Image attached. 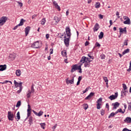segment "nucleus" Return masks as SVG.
Segmentation results:
<instances>
[{
	"label": "nucleus",
	"instance_id": "1",
	"mask_svg": "<svg viewBox=\"0 0 131 131\" xmlns=\"http://www.w3.org/2000/svg\"><path fill=\"white\" fill-rule=\"evenodd\" d=\"M7 20H8L7 16H2L0 19V25L3 26L7 22Z\"/></svg>",
	"mask_w": 131,
	"mask_h": 131
},
{
	"label": "nucleus",
	"instance_id": "2",
	"mask_svg": "<svg viewBox=\"0 0 131 131\" xmlns=\"http://www.w3.org/2000/svg\"><path fill=\"white\" fill-rule=\"evenodd\" d=\"M60 21V18L58 16H55L52 23V25H57Z\"/></svg>",
	"mask_w": 131,
	"mask_h": 131
},
{
	"label": "nucleus",
	"instance_id": "3",
	"mask_svg": "<svg viewBox=\"0 0 131 131\" xmlns=\"http://www.w3.org/2000/svg\"><path fill=\"white\" fill-rule=\"evenodd\" d=\"M31 48H33L34 49H39V42L38 41H37L34 42V43L31 45Z\"/></svg>",
	"mask_w": 131,
	"mask_h": 131
},
{
	"label": "nucleus",
	"instance_id": "4",
	"mask_svg": "<svg viewBox=\"0 0 131 131\" xmlns=\"http://www.w3.org/2000/svg\"><path fill=\"white\" fill-rule=\"evenodd\" d=\"M8 118L9 120H11V121L14 120V114L12 113V112L9 111L8 112Z\"/></svg>",
	"mask_w": 131,
	"mask_h": 131
},
{
	"label": "nucleus",
	"instance_id": "5",
	"mask_svg": "<svg viewBox=\"0 0 131 131\" xmlns=\"http://www.w3.org/2000/svg\"><path fill=\"white\" fill-rule=\"evenodd\" d=\"M31 115V108L30 105H28V110H27V117L26 118V120L28 119V117Z\"/></svg>",
	"mask_w": 131,
	"mask_h": 131
},
{
	"label": "nucleus",
	"instance_id": "6",
	"mask_svg": "<svg viewBox=\"0 0 131 131\" xmlns=\"http://www.w3.org/2000/svg\"><path fill=\"white\" fill-rule=\"evenodd\" d=\"M64 42L65 46H66L67 47H69V41H70V37L66 38V36H64Z\"/></svg>",
	"mask_w": 131,
	"mask_h": 131
},
{
	"label": "nucleus",
	"instance_id": "7",
	"mask_svg": "<svg viewBox=\"0 0 131 131\" xmlns=\"http://www.w3.org/2000/svg\"><path fill=\"white\" fill-rule=\"evenodd\" d=\"M102 98H100L99 99H98L97 101V104H96V106H97V109H101V104L100 103L102 102Z\"/></svg>",
	"mask_w": 131,
	"mask_h": 131
},
{
	"label": "nucleus",
	"instance_id": "8",
	"mask_svg": "<svg viewBox=\"0 0 131 131\" xmlns=\"http://www.w3.org/2000/svg\"><path fill=\"white\" fill-rule=\"evenodd\" d=\"M66 82L67 84H69L70 83L73 84V83H74V77H72L71 80H69V78L66 79Z\"/></svg>",
	"mask_w": 131,
	"mask_h": 131
},
{
	"label": "nucleus",
	"instance_id": "9",
	"mask_svg": "<svg viewBox=\"0 0 131 131\" xmlns=\"http://www.w3.org/2000/svg\"><path fill=\"white\" fill-rule=\"evenodd\" d=\"M71 30L69 27H67L66 28V32L67 36L68 37H71Z\"/></svg>",
	"mask_w": 131,
	"mask_h": 131
},
{
	"label": "nucleus",
	"instance_id": "10",
	"mask_svg": "<svg viewBox=\"0 0 131 131\" xmlns=\"http://www.w3.org/2000/svg\"><path fill=\"white\" fill-rule=\"evenodd\" d=\"M14 85L15 86V88H23V86H22L23 83L22 82H19L18 83L17 81H16L15 80H14Z\"/></svg>",
	"mask_w": 131,
	"mask_h": 131
},
{
	"label": "nucleus",
	"instance_id": "11",
	"mask_svg": "<svg viewBox=\"0 0 131 131\" xmlns=\"http://www.w3.org/2000/svg\"><path fill=\"white\" fill-rule=\"evenodd\" d=\"M95 95V93L91 92L90 94L85 98V100H91V98L94 97Z\"/></svg>",
	"mask_w": 131,
	"mask_h": 131
},
{
	"label": "nucleus",
	"instance_id": "12",
	"mask_svg": "<svg viewBox=\"0 0 131 131\" xmlns=\"http://www.w3.org/2000/svg\"><path fill=\"white\" fill-rule=\"evenodd\" d=\"M119 32L120 33H125V34H126V27H125L124 28H119Z\"/></svg>",
	"mask_w": 131,
	"mask_h": 131
},
{
	"label": "nucleus",
	"instance_id": "13",
	"mask_svg": "<svg viewBox=\"0 0 131 131\" xmlns=\"http://www.w3.org/2000/svg\"><path fill=\"white\" fill-rule=\"evenodd\" d=\"M77 64H74L73 67H72V69L71 70V73H73L74 71H76V70H77Z\"/></svg>",
	"mask_w": 131,
	"mask_h": 131
},
{
	"label": "nucleus",
	"instance_id": "14",
	"mask_svg": "<svg viewBox=\"0 0 131 131\" xmlns=\"http://www.w3.org/2000/svg\"><path fill=\"white\" fill-rule=\"evenodd\" d=\"M117 95H116V93H115V95H111L108 98L111 100H115V99H116V98H117Z\"/></svg>",
	"mask_w": 131,
	"mask_h": 131
},
{
	"label": "nucleus",
	"instance_id": "15",
	"mask_svg": "<svg viewBox=\"0 0 131 131\" xmlns=\"http://www.w3.org/2000/svg\"><path fill=\"white\" fill-rule=\"evenodd\" d=\"M29 31H30V27H27L25 28L26 36H27V35H28V34L29 33Z\"/></svg>",
	"mask_w": 131,
	"mask_h": 131
},
{
	"label": "nucleus",
	"instance_id": "16",
	"mask_svg": "<svg viewBox=\"0 0 131 131\" xmlns=\"http://www.w3.org/2000/svg\"><path fill=\"white\" fill-rule=\"evenodd\" d=\"M84 67H90L91 66V61H86L84 62Z\"/></svg>",
	"mask_w": 131,
	"mask_h": 131
},
{
	"label": "nucleus",
	"instance_id": "17",
	"mask_svg": "<svg viewBox=\"0 0 131 131\" xmlns=\"http://www.w3.org/2000/svg\"><path fill=\"white\" fill-rule=\"evenodd\" d=\"M7 69V65H0V71H4Z\"/></svg>",
	"mask_w": 131,
	"mask_h": 131
},
{
	"label": "nucleus",
	"instance_id": "18",
	"mask_svg": "<svg viewBox=\"0 0 131 131\" xmlns=\"http://www.w3.org/2000/svg\"><path fill=\"white\" fill-rule=\"evenodd\" d=\"M31 94H34V92H31V91H30V90H29L28 92H27V98H28V99H29V98H30Z\"/></svg>",
	"mask_w": 131,
	"mask_h": 131
},
{
	"label": "nucleus",
	"instance_id": "19",
	"mask_svg": "<svg viewBox=\"0 0 131 131\" xmlns=\"http://www.w3.org/2000/svg\"><path fill=\"white\" fill-rule=\"evenodd\" d=\"M124 121L126 123H131V118L129 117H126Z\"/></svg>",
	"mask_w": 131,
	"mask_h": 131
},
{
	"label": "nucleus",
	"instance_id": "20",
	"mask_svg": "<svg viewBox=\"0 0 131 131\" xmlns=\"http://www.w3.org/2000/svg\"><path fill=\"white\" fill-rule=\"evenodd\" d=\"M53 5L55 7V8L56 9H57V10H58V11H60L61 10V8H60V6L59 5H58V3H57L56 2L54 1L53 2Z\"/></svg>",
	"mask_w": 131,
	"mask_h": 131
},
{
	"label": "nucleus",
	"instance_id": "21",
	"mask_svg": "<svg viewBox=\"0 0 131 131\" xmlns=\"http://www.w3.org/2000/svg\"><path fill=\"white\" fill-rule=\"evenodd\" d=\"M99 24H96L93 28V30H94V32L96 31H98V30H99Z\"/></svg>",
	"mask_w": 131,
	"mask_h": 131
},
{
	"label": "nucleus",
	"instance_id": "22",
	"mask_svg": "<svg viewBox=\"0 0 131 131\" xmlns=\"http://www.w3.org/2000/svg\"><path fill=\"white\" fill-rule=\"evenodd\" d=\"M112 105H113V109H116L118 107H119L120 104L118 103V102H116L115 103H113Z\"/></svg>",
	"mask_w": 131,
	"mask_h": 131
},
{
	"label": "nucleus",
	"instance_id": "23",
	"mask_svg": "<svg viewBox=\"0 0 131 131\" xmlns=\"http://www.w3.org/2000/svg\"><path fill=\"white\" fill-rule=\"evenodd\" d=\"M85 60H86V57H85V56L82 57V58L80 60V62H81V64H83V63H84L85 62H86V61H85Z\"/></svg>",
	"mask_w": 131,
	"mask_h": 131
},
{
	"label": "nucleus",
	"instance_id": "24",
	"mask_svg": "<svg viewBox=\"0 0 131 131\" xmlns=\"http://www.w3.org/2000/svg\"><path fill=\"white\" fill-rule=\"evenodd\" d=\"M81 66H82V63H80L79 66H77V70H79V73H82V71H81Z\"/></svg>",
	"mask_w": 131,
	"mask_h": 131
},
{
	"label": "nucleus",
	"instance_id": "25",
	"mask_svg": "<svg viewBox=\"0 0 131 131\" xmlns=\"http://www.w3.org/2000/svg\"><path fill=\"white\" fill-rule=\"evenodd\" d=\"M9 57L14 60L16 58V54H15V53L10 54Z\"/></svg>",
	"mask_w": 131,
	"mask_h": 131
},
{
	"label": "nucleus",
	"instance_id": "26",
	"mask_svg": "<svg viewBox=\"0 0 131 131\" xmlns=\"http://www.w3.org/2000/svg\"><path fill=\"white\" fill-rule=\"evenodd\" d=\"M124 24H127L128 25H129L130 24V19L129 18H128L125 21L123 22Z\"/></svg>",
	"mask_w": 131,
	"mask_h": 131
},
{
	"label": "nucleus",
	"instance_id": "27",
	"mask_svg": "<svg viewBox=\"0 0 131 131\" xmlns=\"http://www.w3.org/2000/svg\"><path fill=\"white\" fill-rule=\"evenodd\" d=\"M61 55L63 57L67 58V52L65 50L61 51Z\"/></svg>",
	"mask_w": 131,
	"mask_h": 131
},
{
	"label": "nucleus",
	"instance_id": "28",
	"mask_svg": "<svg viewBox=\"0 0 131 131\" xmlns=\"http://www.w3.org/2000/svg\"><path fill=\"white\" fill-rule=\"evenodd\" d=\"M15 74L17 76H20V75H21V71L20 70H17L15 72Z\"/></svg>",
	"mask_w": 131,
	"mask_h": 131
},
{
	"label": "nucleus",
	"instance_id": "29",
	"mask_svg": "<svg viewBox=\"0 0 131 131\" xmlns=\"http://www.w3.org/2000/svg\"><path fill=\"white\" fill-rule=\"evenodd\" d=\"M24 22H25V20H24L23 18H21L20 19V21L18 25L20 26H22L23 25V24H24Z\"/></svg>",
	"mask_w": 131,
	"mask_h": 131
},
{
	"label": "nucleus",
	"instance_id": "30",
	"mask_svg": "<svg viewBox=\"0 0 131 131\" xmlns=\"http://www.w3.org/2000/svg\"><path fill=\"white\" fill-rule=\"evenodd\" d=\"M33 118L32 117H29V124L30 125H31V124H32V122L33 121Z\"/></svg>",
	"mask_w": 131,
	"mask_h": 131
},
{
	"label": "nucleus",
	"instance_id": "31",
	"mask_svg": "<svg viewBox=\"0 0 131 131\" xmlns=\"http://www.w3.org/2000/svg\"><path fill=\"white\" fill-rule=\"evenodd\" d=\"M95 8H96V9H99V8L101 7V4L98 2H96L95 5Z\"/></svg>",
	"mask_w": 131,
	"mask_h": 131
},
{
	"label": "nucleus",
	"instance_id": "32",
	"mask_svg": "<svg viewBox=\"0 0 131 131\" xmlns=\"http://www.w3.org/2000/svg\"><path fill=\"white\" fill-rule=\"evenodd\" d=\"M98 37L99 39H102V38L104 37V33L103 32H101Z\"/></svg>",
	"mask_w": 131,
	"mask_h": 131
},
{
	"label": "nucleus",
	"instance_id": "33",
	"mask_svg": "<svg viewBox=\"0 0 131 131\" xmlns=\"http://www.w3.org/2000/svg\"><path fill=\"white\" fill-rule=\"evenodd\" d=\"M129 52V49H127L126 50H125L122 53V54L123 55H125V54H127L128 53V52Z\"/></svg>",
	"mask_w": 131,
	"mask_h": 131
},
{
	"label": "nucleus",
	"instance_id": "34",
	"mask_svg": "<svg viewBox=\"0 0 131 131\" xmlns=\"http://www.w3.org/2000/svg\"><path fill=\"white\" fill-rule=\"evenodd\" d=\"M16 118L17 119H18L17 121H18V120H20V119L21 117H20V112H18L17 114H16Z\"/></svg>",
	"mask_w": 131,
	"mask_h": 131
},
{
	"label": "nucleus",
	"instance_id": "35",
	"mask_svg": "<svg viewBox=\"0 0 131 131\" xmlns=\"http://www.w3.org/2000/svg\"><path fill=\"white\" fill-rule=\"evenodd\" d=\"M46 18H42V19L41 20V25H45V24H46Z\"/></svg>",
	"mask_w": 131,
	"mask_h": 131
},
{
	"label": "nucleus",
	"instance_id": "36",
	"mask_svg": "<svg viewBox=\"0 0 131 131\" xmlns=\"http://www.w3.org/2000/svg\"><path fill=\"white\" fill-rule=\"evenodd\" d=\"M40 125L41 126V127L43 129H45V127L46 126V123H40Z\"/></svg>",
	"mask_w": 131,
	"mask_h": 131
},
{
	"label": "nucleus",
	"instance_id": "37",
	"mask_svg": "<svg viewBox=\"0 0 131 131\" xmlns=\"http://www.w3.org/2000/svg\"><path fill=\"white\" fill-rule=\"evenodd\" d=\"M20 106H21V101L19 100L16 104V107L17 108H19V107H20Z\"/></svg>",
	"mask_w": 131,
	"mask_h": 131
},
{
	"label": "nucleus",
	"instance_id": "38",
	"mask_svg": "<svg viewBox=\"0 0 131 131\" xmlns=\"http://www.w3.org/2000/svg\"><path fill=\"white\" fill-rule=\"evenodd\" d=\"M32 93H34L35 90H34V84H32L31 87V90Z\"/></svg>",
	"mask_w": 131,
	"mask_h": 131
},
{
	"label": "nucleus",
	"instance_id": "39",
	"mask_svg": "<svg viewBox=\"0 0 131 131\" xmlns=\"http://www.w3.org/2000/svg\"><path fill=\"white\" fill-rule=\"evenodd\" d=\"M83 107H84V110H86L89 108V105L88 104H83Z\"/></svg>",
	"mask_w": 131,
	"mask_h": 131
},
{
	"label": "nucleus",
	"instance_id": "40",
	"mask_svg": "<svg viewBox=\"0 0 131 131\" xmlns=\"http://www.w3.org/2000/svg\"><path fill=\"white\" fill-rule=\"evenodd\" d=\"M126 93H127V91L124 90L121 92V96H125Z\"/></svg>",
	"mask_w": 131,
	"mask_h": 131
},
{
	"label": "nucleus",
	"instance_id": "41",
	"mask_svg": "<svg viewBox=\"0 0 131 131\" xmlns=\"http://www.w3.org/2000/svg\"><path fill=\"white\" fill-rule=\"evenodd\" d=\"M22 90H23V87L19 88V90L17 91V94H20L21 92H22Z\"/></svg>",
	"mask_w": 131,
	"mask_h": 131
},
{
	"label": "nucleus",
	"instance_id": "42",
	"mask_svg": "<svg viewBox=\"0 0 131 131\" xmlns=\"http://www.w3.org/2000/svg\"><path fill=\"white\" fill-rule=\"evenodd\" d=\"M103 79L105 82H106V84H108V78L106 77H103Z\"/></svg>",
	"mask_w": 131,
	"mask_h": 131
},
{
	"label": "nucleus",
	"instance_id": "43",
	"mask_svg": "<svg viewBox=\"0 0 131 131\" xmlns=\"http://www.w3.org/2000/svg\"><path fill=\"white\" fill-rule=\"evenodd\" d=\"M95 47H97V48H100L101 47V45H100L99 42H96L95 43Z\"/></svg>",
	"mask_w": 131,
	"mask_h": 131
},
{
	"label": "nucleus",
	"instance_id": "44",
	"mask_svg": "<svg viewBox=\"0 0 131 131\" xmlns=\"http://www.w3.org/2000/svg\"><path fill=\"white\" fill-rule=\"evenodd\" d=\"M90 89H91L90 86H89L88 88H86V89L83 91V94H84V93H86V92H88V91H89Z\"/></svg>",
	"mask_w": 131,
	"mask_h": 131
},
{
	"label": "nucleus",
	"instance_id": "45",
	"mask_svg": "<svg viewBox=\"0 0 131 131\" xmlns=\"http://www.w3.org/2000/svg\"><path fill=\"white\" fill-rule=\"evenodd\" d=\"M105 54H101L100 55V58L102 60H104V59H105Z\"/></svg>",
	"mask_w": 131,
	"mask_h": 131
},
{
	"label": "nucleus",
	"instance_id": "46",
	"mask_svg": "<svg viewBox=\"0 0 131 131\" xmlns=\"http://www.w3.org/2000/svg\"><path fill=\"white\" fill-rule=\"evenodd\" d=\"M115 115V114L114 113H112L110 116H108V118H111V117H113Z\"/></svg>",
	"mask_w": 131,
	"mask_h": 131
},
{
	"label": "nucleus",
	"instance_id": "47",
	"mask_svg": "<svg viewBox=\"0 0 131 131\" xmlns=\"http://www.w3.org/2000/svg\"><path fill=\"white\" fill-rule=\"evenodd\" d=\"M101 115L103 116L105 114V111L104 110H101L100 111Z\"/></svg>",
	"mask_w": 131,
	"mask_h": 131
},
{
	"label": "nucleus",
	"instance_id": "48",
	"mask_svg": "<svg viewBox=\"0 0 131 131\" xmlns=\"http://www.w3.org/2000/svg\"><path fill=\"white\" fill-rule=\"evenodd\" d=\"M17 4H18L19 7L20 8H22V7H23V4L20 2H17Z\"/></svg>",
	"mask_w": 131,
	"mask_h": 131
},
{
	"label": "nucleus",
	"instance_id": "49",
	"mask_svg": "<svg viewBox=\"0 0 131 131\" xmlns=\"http://www.w3.org/2000/svg\"><path fill=\"white\" fill-rule=\"evenodd\" d=\"M43 113V112L42 111H40L38 113V116L40 117L41 116V115H42V114Z\"/></svg>",
	"mask_w": 131,
	"mask_h": 131
},
{
	"label": "nucleus",
	"instance_id": "50",
	"mask_svg": "<svg viewBox=\"0 0 131 131\" xmlns=\"http://www.w3.org/2000/svg\"><path fill=\"white\" fill-rule=\"evenodd\" d=\"M123 88L124 91H125L127 89V87L126 86V85H125V84H123Z\"/></svg>",
	"mask_w": 131,
	"mask_h": 131
},
{
	"label": "nucleus",
	"instance_id": "51",
	"mask_svg": "<svg viewBox=\"0 0 131 131\" xmlns=\"http://www.w3.org/2000/svg\"><path fill=\"white\" fill-rule=\"evenodd\" d=\"M118 112H119L120 113H122V114L124 113V112L122 111V110L121 108L118 109Z\"/></svg>",
	"mask_w": 131,
	"mask_h": 131
},
{
	"label": "nucleus",
	"instance_id": "52",
	"mask_svg": "<svg viewBox=\"0 0 131 131\" xmlns=\"http://www.w3.org/2000/svg\"><path fill=\"white\" fill-rule=\"evenodd\" d=\"M129 105L128 106V109L129 111H131V102L128 103Z\"/></svg>",
	"mask_w": 131,
	"mask_h": 131
},
{
	"label": "nucleus",
	"instance_id": "53",
	"mask_svg": "<svg viewBox=\"0 0 131 131\" xmlns=\"http://www.w3.org/2000/svg\"><path fill=\"white\" fill-rule=\"evenodd\" d=\"M19 26H20L19 25H17L16 26H15L13 29V30H16V29H17L19 27Z\"/></svg>",
	"mask_w": 131,
	"mask_h": 131
},
{
	"label": "nucleus",
	"instance_id": "54",
	"mask_svg": "<svg viewBox=\"0 0 131 131\" xmlns=\"http://www.w3.org/2000/svg\"><path fill=\"white\" fill-rule=\"evenodd\" d=\"M8 82H10V83H11V84H12V81H11L5 80V81H4V83H8Z\"/></svg>",
	"mask_w": 131,
	"mask_h": 131
},
{
	"label": "nucleus",
	"instance_id": "55",
	"mask_svg": "<svg viewBox=\"0 0 131 131\" xmlns=\"http://www.w3.org/2000/svg\"><path fill=\"white\" fill-rule=\"evenodd\" d=\"M88 56L89 57V58H90V59H92L93 60V59H94V56H91V55H90V54H88Z\"/></svg>",
	"mask_w": 131,
	"mask_h": 131
},
{
	"label": "nucleus",
	"instance_id": "56",
	"mask_svg": "<svg viewBox=\"0 0 131 131\" xmlns=\"http://www.w3.org/2000/svg\"><path fill=\"white\" fill-rule=\"evenodd\" d=\"M89 45H90V42L88 41H86L85 42V47H87V46H89Z\"/></svg>",
	"mask_w": 131,
	"mask_h": 131
},
{
	"label": "nucleus",
	"instance_id": "57",
	"mask_svg": "<svg viewBox=\"0 0 131 131\" xmlns=\"http://www.w3.org/2000/svg\"><path fill=\"white\" fill-rule=\"evenodd\" d=\"M116 15L118 16V18H120V16H119V12L118 11L116 12Z\"/></svg>",
	"mask_w": 131,
	"mask_h": 131
},
{
	"label": "nucleus",
	"instance_id": "58",
	"mask_svg": "<svg viewBox=\"0 0 131 131\" xmlns=\"http://www.w3.org/2000/svg\"><path fill=\"white\" fill-rule=\"evenodd\" d=\"M33 112L35 115H36V116H38V113H37V112H35L34 110H33Z\"/></svg>",
	"mask_w": 131,
	"mask_h": 131
},
{
	"label": "nucleus",
	"instance_id": "59",
	"mask_svg": "<svg viewBox=\"0 0 131 131\" xmlns=\"http://www.w3.org/2000/svg\"><path fill=\"white\" fill-rule=\"evenodd\" d=\"M98 16L99 17V19H103V15L99 14Z\"/></svg>",
	"mask_w": 131,
	"mask_h": 131
},
{
	"label": "nucleus",
	"instance_id": "60",
	"mask_svg": "<svg viewBox=\"0 0 131 131\" xmlns=\"http://www.w3.org/2000/svg\"><path fill=\"white\" fill-rule=\"evenodd\" d=\"M81 79H82V77L79 76V77L78 78V81H80L81 80Z\"/></svg>",
	"mask_w": 131,
	"mask_h": 131
},
{
	"label": "nucleus",
	"instance_id": "61",
	"mask_svg": "<svg viewBox=\"0 0 131 131\" xmlns=\"http://www.w3.org/2000/svg\"><path fill=\"white\" fill-rule=\"evenodd\" d=\"M123 19L124 20H127V19H129V18H128V17L124 16H123Z\"/></svg>",
	"mask_w": 131,
	"mask_h": 131
},
{
	"label": "nucleus",
	"instance_id": "62",
	"mask_svg": "<svg viewBox=\"0 0 131 131\" xmlns=\"http://www.w3.org/2000/svg\"><path fill=\"white\" fill-rule=\"evenodd\" d=\"M124 46H127V40L124 41Z\"/></svg>",
	"mask_w": 131,
	"mask_h": 131
},
{
	"label": "nucleus",
	"instance_id": "63",
	"mask_svg": "<svg viewBox=\"0 0 131 131\" xmlns=\"http://www.w3.org/2000/svg\"><path fill=\"white\" fill-rule=\"evenodd\" d=\"M46 38L48 39L49 38V37H50V34H47L46 35Z\"/></svg>",
	"mask_w": 131,
	"mask_h": 131
},
{
	"label": "nucleus",
	"instance_id": "64",
	"mask_svg": "<svg viewBox=\"0 0 131 131\" xmlns=\"http://www.w3.org/2000/svg\"><path fill=\"white\" fill-rule=\"evenodd\" d=\"M129 129H127V128H124L123 129L122 131H128Z\"/></svg>",
	"mask_w": 131,
	"mask_h": 131
}]
</instances>
